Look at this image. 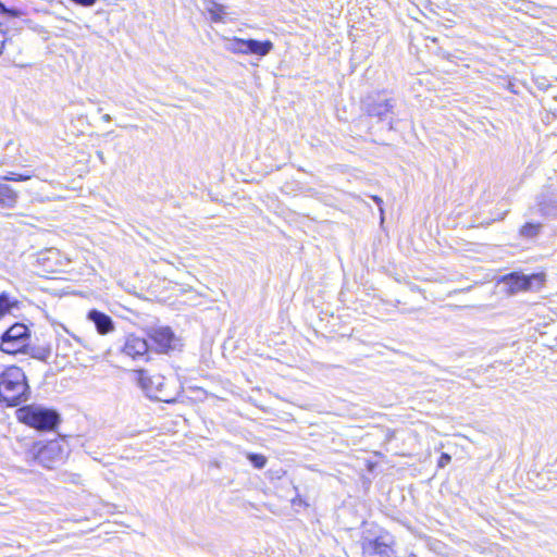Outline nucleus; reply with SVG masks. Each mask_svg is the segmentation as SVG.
I'll return each instance as SVG.
<instances>
[{
	"mask_svg": "<svg viewBox=\"0 0 557 557\" xmlns=\"http://www.w3.org/2000/svg\"><path fill=\"white\" fill-rule=\"evenodd\" d=\"M29 386L26 375L20 367L11 366L0 374V400L8 406H17L26 401Z\"/></svg>",
	"mask_w": 557,
	"mask_h": 557,
	"instance_id": "obj_1",
	"label": "nucleus"
},
{
	"mask_svg": "<svg viewBox=\"0 0 557 557\" xmlns=\"http://www.w3.org/2000/svg\"><path fill=\"white\" fill-rule=\"evenodd\" d=\"M69 455L67 444L63 438L48 443H35L27 451V458L37 461L46 469H54L64 462Z\"/></svg>",
	"mask_w": 557,
	"mask_h": 557,
	"instance_id": "obj_2",
	"label": "nucleus"
},
{
	"mask_svg": "<svg viewBox=\"0 0 557 557\" xmlns=\"http://www.w3.org/2000/svg\"><path fill=\"white\" fill-rule=\"evenodd\" d=\"M16 413L21 422L39 431L53 430L60 422L57 411L37 405L22 407Z\"/></svg>",
	"mask_w": 557,
	"mask_h": 557,
	"instance_id": "obj_3",
	"label": "nucleus"
},
{
	"mask_svg": "<svg viewBox=\"0 0 557 557\" xmlns=\"http://www.w3.org/2000/svg\"><path fill=\"white\" fill-rule=\"evenodd\" d=\"M29 338L28 327L23 323H15L2 334L0 350L9 355L26 352Z\"/></svg>",
	"mask_w": 557,
	"mask_h": 557,
	"instance_id": "obj_4",
	"label": "nucleus"
},
{
	"mask_svg": "<svg viewBox=\"0 0 557 557\" xmlns=\"http://www.w3.org/2000/svg\"><path fill=\"white\" fill-rule=\"evenodd\" d=\"M136 380L140 388L151 398L162 401L166 399L165 377L161 374L150 375L146 370H136Z\"/></svg>",
	"mask_w": 557,
	"mask_h": 557,
	"instance_id": "obj_5",
	"label": "nucleus"
},
{
	"mask_svg": "<svg viewBox=\"0 0 557 557\" xmlns=\"http://www.w3.org/2000/svg\"><path fill=\"white\" fill-rule=\"evenodd\" d=\"M509 294H517L519 292L532 290L540 288L544 283V274L535 273L532 275H524L520 273H510L503 278Z\"/></svg>",
	"mask_w": 557,
	"mask_h": 557,
	"instance_id": "obj_6",
	"label": "nucleus"
},
{
	"mask_svg": "<svg viewBox=\"0 0 557 557\" xmlns=\"http://www.w3.org/2000/svg\"><path fill=\"white\" fill-rule=\"evenodd\" d=\"M147 334L158 352L164 354L175 348L176 337L170 327H151Z\"/></svg>",
	"mask_w": 557,
	"mask_h": 557,
	"instance_id": "obj_7",
	"label": "nucleus"
},
{
	"mask_svg": "<svg viewBox=\"0 0 557 557\" xmlns=\"http://www.w3.org/2000/svg\"><path fill=\"white\" fill-rule=\"evenodd\" d=\"M149 345L143 337L129 334L125 337L121 351L132 359H143L147 356Z\"/></svg>",
	"mask_w": 557,
	"mask_h": 557,
	"instance_id": "obj_8",
	"label": "nucleus"
},
{
	"mask_svg": "<svg viewBox=\"0 0 557 557\" xmlns=\"http://www.w3.org/2000/svg\"><path fill=\"white\" fill-rule=\"evenodd\" d=\"M537 207L540 212L549 218L557 216V198L550 191H543L537 197Z\"/></svg>",
	"mask_w": 557,
	"mask_h": 557,
	"instance_id": "obj_9",
	"label": "nucleus"
},
{
	"mask_svg": "<svg viewBox=\"0 0 557 557\" xmlns=\"http://www.w3.org/2000/svg\"><path fill=\"white\" fill-rule=\"evenodd\" d=\"M88 319L95 324L98 333L106 335L114 330L112 319L98 310H91L88 313Z\"/></svg>",
	"mask_w": 557,
	"mask_h": 557,
	"instance_id": "obj_10",
	"label": "nucleus"
},
{
	"mask_svg": "<svg viewBox=\"0 0 557 557\" xmlns=\"http://www.w3.org/2000/svg\"><path fill=\"white\" fill-rule=\"evenodd\" d=\"M75 351L76 349L73 339L65 336H60L58 338L55 345V356L58 359H62L64 362H70V358L75 354Z\"/></svg>",
	"mask_w": 557,
	"mask_h": 557,
	"instance_id": "obj_11",
	"label": "nucleus"
},
{
	"mask_svg": "<svg viewBox=\"0 0 557 557\" xmlns=\"http://www.w3.org/2000/svg\"><path fill=\"white\" fill-rule=\"evenodd\" d=\"M17 199V191L0 180V207L12 209L15 207Z\"/></svg>",
	"mask_w": 557,
	"mask_h": 557,
	"instance_id": "obj_12",
	"label": "nucleus"
},
{
	"mask_svg": "<svg viewBox=\"0 0 557 557\" xmlns=\"http://www.w3.org/2000/svg\"><path fill=\"white\" fill-rule=\"evenodd\" d=\"M205 9L210 14V18L214 23L224 22V16L226 15L225 7L218 3L214 0H206Z\"/></svg>",
	"mask_w": 557,
	"mask_h": 557,
	"instance_id": "obj_13",
	"label": "nucleus"
},
{
	"mask_svg": "<svg viewBox=\"0 0 557 557\" xmlns=\"http://www.w3.org/2000/svg\"><path fill=\"white\" fill-rule=\"evenodd\" d=\"M273 49V44L270 40L259 41L256 39H251L250 42V53L258 57H265Z\"/></svg>",
	"mask_w": 557,
	"mask_h": 557,
	"instance_id": "obj_14",
	"label": "nucleus"
},
{
	"mask_svg": "<svg viewBox=\"0 0 557 557\" xmlns=\"http://www.w3.org/2000/svg\"><path fill=\"white\" fill-rule=\"evenodd\" d=\"M17 306V300L11 299L9 294L3 292L0 294V320Z\"/></svg>",
	"mask_w": 557,
	"mask_h": 557,
	"instance_id": "obj_15",
	"label": "nucleus"
},
{
	"mask_svg": "<svg viewBox=\"0 0 557 557\" xmlns=\"http://www.w3.org/2000/svg\"><path fill=\"white\" fill-rule=\"evenodd\" d=\"M541 227L540 223H527L521 227L520 234L523 237H535L540 233Z\"/></svg>",
	"mask_w": 557,
	"mask_h": 557,
	"instance_id": "obj_16",
	"label": "nucleus"
},
{
	"mask_svg": "<svg viewBox=\"0 0 557 557\" xmlns=\"http://www.w3.org/2000/svg\"><path fill=\"white\" fill-rule=\"evenodd\" d=\"M247 458L257 469H262L265 467L267 458L263 455L249 453Z\"/></svg>",
	"mask_w": 557,
	"mask_h": 557,
	"instance_id": "obj_17",
	"label": "nucleus"
},
{
	"mask_svg": "<svg viewBox=\"0 0 557 557\" xmlns=\"http://www.w3.org/2000/svg\"><path fill=\"white\" fill-rule=\"evenodd\" d=\"M240 38L234 37L232 39H227L225 44V49L234 54H242L243 50L240 45Z\"/></svg>",
	"mask_w": 557,
	"mask_h": 557,
	"instance_id": "obj_18",
	"label": "nucleus"
},
{
	"mask_svg": "<svg viewBox=\"0 0 557 557\" xmlns=\"http://www.w3.org/2000/svg\"><path fill=\"white\" fill-rule=\"evenodd\" d=\"M30 178V175H27V174H18V173H15V172H9L7 175L4 176H1L0 180L3 181L4 183L5 182H23V181H27Z\"/></svg>",
	"mask_w": 557,
	"mask_h": 557,
	"instance_id": "obj_19",
	"label": "nucleus"
},
{
	"mask_svg": "<svg viewBox=\"0 0 557 557\" xmlns=\"http://www.w3.org/2000/svg\"><path fill=\"white\" fill-rule=\"evenodd\" d=\"M451 460V457L449 454L447 453H443L438 459V467L440 468H444L445 466H447Z\"/></svg>",
	"mask_w": 557,
	"mask_h": 557,
	"instance_id": "obj_20",
	"label": "nucleus"
},
{
	"mask_svg": "<svg viewBox=\"0 0 557 557\" xmlns=\"http://www.w3.org/2000/svg\"><path fill=\"white\" fill-rule=\"evenodd\" d=\"M250 42H251V39H243L240 38V46L242 47V54H249L250 53Z\"/></svg>",
	"mask_w": 557,
	"mask_h": 557,
	"instance_id": "obj_21",
	"label": "nucleus"
},
{
	"mask_svg": "<svg viewBox=\"0 0 557 557\" xmlns=\"http://www.w3.org/2000/svg\"><path fill=\"white\" fill-rule=\"evenodd\" d=\"M0 14L7 15V16H15L17 15V12L14 10L7 9L3 3L0 2Z\"/></svg>",
	"mask_w": 557,
	"mask_h": 557,
	"instance_id": "obj_22",
	"label": "nucleus"
},
{
	"mask_svg": "<svg viewBox=\"0 0 557 557\" xmlns=\"http://www.w3.org/2000/svg\"><path fill=\"white\" fill-rule=\"evenodd\" d=\"M379 211H380V224H383V208L379 205Z\"/></svg>",
	"mask_w": 557,
	"mask_h": 557,
	"instance_id": "obj_23",
	"label": "nucleus"
},
{
	"mask_svg": "<svg viewBox=\"0 0 557 557\" xmlns=\"http://www.w3.org/2000/svg\"><path fill=\"white\" fill-rule=\"evenodd\" d=\"M102 120H103L104 122H110V121H111V115H110V114H103V115H102Z\"/></svg>",
	"mask_w": 557,
	"mask_h": 557,
	"instance_id": "obj_24",
	"label": "nucleus"
},
{
	"mask_svg": "<svg viewBox=\"0 0 557 557\" xmlns=\"http://www.w3.org/2000/svg\"><path fill=\"white\" fill-rule=\"evenodd\" d=\"M98 157L102 160L103 159V154L101 151L98 152Z\"/></svg>",
	"mask_w": 557,
	"mask_h": 557,
	"instance_id": "obj_25",
	"label": "nucleus"
},
{
	"mask_svg": "<svg viewBox=\"0 0 557 557\" xmlns=\"http://www.w3.org/2000/svg\"><path fill=\"white\" fill-rule=\"evenodd\" d=\"M384 107H385V111H387V107H388L387 101H385Z\"/></svg>",
	"mask_w": 557,
	"mask_h": 557,
	"instance_id": "obj_26",
	"label": "nucleus"
}]
</instances>
